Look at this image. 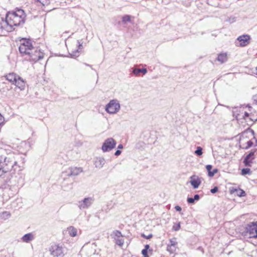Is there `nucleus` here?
Masks as SVG:
<instances>
[{"instance_id": "obj_1", "label": "nucleus", "mask_w": 257, "mask_h": 257, "mask_svg": "<svg viewBox=\"0 0 257 257\" xmlns=\"http://www.w3.org/2000/svg\"><path fill=\"white\" fill-rule=\"evenodd\" d=\"M24 163L22 157L15 153L0 155V176L6 172L14 171L20 168V163Z\"/></svg>"}, {"instance_id": "obj_2", "label": "nucleus", "mask_w": 257, "mask_h": 257, "mask_svg": "<svg viewBox=\"0 0 257 257\" xmlns=\"http://www.w3.org/2000/svg\"><path fill=\"white\" fill-rule=\"evenodd\" d=\"M11 32L15 30V27L20 26L25 22V15L23 10L19 9L16 12H9L6 16Z\"/></svg>"}, {"instance_id": "obj_3", "label": "nucleus", "mask_w": 257, "mask_h": 257, "mask_svg": "<svg viewBox=\"0 0 257 257\" xmlns=\"http://www.w3.org/2000/svg\"><path fill=\"white\" fill-rule=\"evenodd\" d=\"M7 80L18 87L21 90H23L25 88L26 82L25 80L15 73L12 72L5 76Z\"/></svg>"}, {"instance_id": "obj_4", "label": "nucleus", "mask_w": 257, "mask_h": 257, "mask_svg": "<svg viewBox=\"0 0 257 257\" xmlns=\"http://www.w3.org/2000/svg\"><path fill=\"white\" fill-rule=\"evenodd\" d=\"M33 48L34 47L30 40L22 39L20 40L19 49L22 56L27 58L30 52L33 51Z\"/></svg>"}, {"instance_id": "obj_5", "label": "nucleus", "mask_w": 257, "mask_h": 257, "mask_svg": "<svg viewBox=\"0 0 257 257\" xmlns=\"http://www.w3.org/2000/svg\"><path fill=\"white\" fill-rule=\"evenodd\" d=\"M44 54L38 48L34 47L33 51L30 52L29 55L26 59L29 61L36 62L43 58Z\"/></svg>"}, {"instance_id": "obj_6", "label": "nucleus", "mask_w": 257, "mask_h": 257, "mask_svg": "<svg viewBox=\"0 0 257 257\" xmlns=\"http://www.w3.org/2000/svg\"><path fill=\"white\" fill-rule=\"evenodd\" d=\"M120 106L117 99H112L105 106V111L109 114H115L119 111Z\"/></svg>"}, {"instance_id": "obj_7", "label": "nucleus", "mask_w": 257, "mask_h": 257, "mask_svg": "<svg viewBox=\"0 0 257 257\" xmlns=\"http://www.w3.org/2000/svg\"><path fill=\"white\" fill-rule=\"evenodd\" d=\"M50 254L54 257H63L64 255V248L59 244L54 243L49 248Z\"/></svg>"}, {"instance_id": "obj_8", "label": "nucleus", "mask_w": 257, "mask_h": 257, "mask_svg": "<svg viewBox=\"0 0 257 257\" xmlns=\"http://www.w3.org/2000/svg\"><path fill=\"white\" fill-rule=\"evenodd\" d=\"M116 144V142L113 138H108L103 142L101 149L103 152H108L114 149Z\"/></svg>"}, {"instance_id": "obj_9", "label": "nucleus", "mask_w": 257, "mask_h": 257, "mask_svg": "<svg viewBox=\"0 0 257 257\" xmlns=\"http://www.w3.org/2000/svg\"><path fill=\"white\" fill-rule=\"evenodd\" d=\"M93 202L94 199L93 197H86L79 201L77 203V206L81 210L86 209L91 206Z\"/></svg>"}, {"instance_id": "obj_10", "label": "nucleus", "mask_w": 257, "mask_h": 257, "mask_svg": "<svg viewBox=\"0 0 257 257\" xmlns=\"http://www.w3.org/2000/svg\"><path fill=\"white\" fill-rule=\"evenodd\" d=\"M246 232L248 233L250 237H257V221L251 222L247 224L245 227Z\"/></svg>"}, {"instance_id": "obj_11", "label": "nucleus", "mask_w": 257, "mask_h": 257, "mask_svg": "<svg viewBox=\"0 0 257 257\" xmlns=\"http://www.w3.org/2000/svg\"><path fill=\"white\" fill-rule=\"evenodd\" d=\"M250 36L248 35H243L239 36L235 41V45L237 46L245 47L249 44Z\"/></svg>"}, {"instance_id": "obj_12", "label": "nucleus", "mask_w": 257, "mask_h": 257, "mask_svg": "<svg viewBox=\"0 0 257 257\" xmlns=\"http://www.w3.org/2000/svg\"><path fill=\"white\" fill-rule=\"evenodd\" d=\"M10 27L9 26L6 17L4 18L0 16V35L5 32H10Z\"/></svg>"}, {"instance_id": "obj_13", "label": "nucleus", "mask_w": 257, "mask_h": 257, "mask_svg": "<svg viewBox=\"0 0 257 257\" xmlns=\"http://www.w3.org/2000/svg\"><path fill=\"white\" fill-rule=\"evenodd\" d=\"M82 170L81 168L70 167L65 172L66 175L70 177L72 176H77L79 175Z\"/></svg>"}, {"instance_id": "obj_14", "label": "nucleus", "mask_w": 257, "mask_h": 257, "mask_svg": "<svg viewBox=\"0 0 257 257\" xmlns=\"http://www.w3.org/2000/svg\"><path fill=\"white\" fill-rule=\"evenodd\" d=\"M105 163V160L103 157H98L94 158L93 160V164L95 166V167L97 169L102 168L104 165Z\"/></svg>"}, {"instance_id": "obj_15", "label": "nucleus", "mask_w": 257, "mask_h": 257, "mask_svg": "<svg viewBox=\"0 0 257 257\" xmlns=\"http://www.w3.org/2000/svg\"><path fill=\"white\" fill-rule=\"evenodd\" d=\"M190 183L194 189L198 188L201 183V178L196 175H192L190 178Z\"/></svg>"}, {"instance_id": "obj_16", "label": "nucleus", "mask_w": 257, "mask_h": 257, "mask_svg": "<svg viewBox=\"0 0 257 257\" xmlns=\"http://www.w3.org/2000/svg\"><path fill=\"white\" fill-rule=\"evenodd\" d=\"M254 152H250L246 156L243 160V163L245 166H250L252 160L254 159Z\"/></svg>"}, {"instance_id": "obj_17", "label": "nucleus", "mask_w": 257, "mask_h": 257, "mask_svg": "<svg viewBox=\"0 0 257 257\" xmlns=\"http://www.w3.org/2000/svg\"><path fill=\"white\" fill-rule=\"evenodd\" d=\"M78 43V49L74 52H72V53L70 54L72 57H78L79 55V49H81L82 47V40H77Z\"/></svg>"}, {"instance_id": "obj_18", "label": "nucleus", "mask_w": 257, "mask_h": 257, "mask_svg": "<svg viewBox=\"0 0 257 257\" xmlns=\"http://www.w3.org/2000/svg\"><path fill=\"white\" fill-rule=\"evenodd\" d=\"M69 235L71 237H75L77 234V229L73 226H69L67 228Z\"/></svg>"}, {"instance_id": "obj_19", "label": "nucleus", "mask_w": 257, "mask_h": 257, "mask_svg": "<svg viewBox=\"0 0 257 257\" xmlns=\"http://www.w3.org/2000/svg\"><path fill=\"white\" fill-rule=\"evenodd\" d=\"M132 72L136 75H138L140 73H142L144 75L147 73V70L146 68L139 69L137 68H133Z\"/></svg>"}, {"instance_id": "obj_20", "label": "nucleus", "mask_w": 257, "mask_h": 257, "mask_svg": "<svg viewBox=\"0 0 257 257\" xmlns=\"http://www.w3.org/2000/svg\"><path fill=\"white\" fill-rule=\"evenodd\" d=\"M34 239V235L31 233L25 234L22 237V240L25 242H29Z\"/></svg>"}, {"instance_id": "obj_21", "label": "nucleus", "mask_w": 257, "mask_h": 257, "mask_svg": "<svg viewBox=\"0 0 257 257\" xmlns=\"http://www.w3.org/2000/svg\"><path fill=\"white\" fill-rule=\"evenodd\" d=\"M121 23L124 25H127L128 23L131 21V16L128 15H125L122 17Z\"/></svg>"}, {"instance_id": "obj_22", "label": "nucleus", "mask_w": 257, "mask_h": 257, "mask_svg": "<svg viewBox=\"0 0 257 257\" xmlns=\"http://www.w3.org/2000/svg\"><path fill=\"white\" fill-rule=\"evenodd\" d=\"M217 59L221 63H224L227 60V55L225 53H221L218 55Z\"/></svg>"}, {"instance_id": "obj_23", "label": "nucleus", "mask_w": 257, "mask_h": 257, "mask_svg": "<svg viewBox=\"0 0 257 257\" xmlns=\"http://www.w3.org/2000/svg\"><path fill=\"white\" fill-rule=\"evenodd\" d=\"M176 249H177L176 245H172V244H168L167 245V250L170 253H174L176 250Z\"/></svg>"}, {"instance_id": "obj_24", "label": "nucleus", "mask_w": 257, "mask_h": 257, "mask_svg": "<svg viewBox=\"0 0 257 257\" xmlns=\"http://www.w3.org/2000/svg\"><path fill=\"white\" fill-rule=\"evenodd\" d=\"M11 216V213L8 211H4L0 213V218L4 220L9 218Z\"/></svg>"}, {"instance_id": "obj_25", "label": "nucleus", "mask_w": 257, "mask_h": 257, "mask_svg": "<svg viewBox=\"0 0 257 257\" xmlns=\"http://www.w3.org/2000/svg\"><path fill=\"white\" fill-rule=\"evenodd\" d=\"M250 173H251L250 169L249 168H243L241 170V174L242 175H245L247 174H250Z\"/></svg>"}, {"instance_id": "obj_26", "label": "nucleus", "mask_w": 257, "mask_h": 257, "mask_svg": "<svg viewBox=\"0 0 257 257\" xmlns=\"http://www.w3.org/2000/svg\"><path fill=\"white\" fill-rule=\"evenodd\" d=\"M115 240L116 244L120 246H122L124 243L123 239L120 237V238H115Z\"/></svg>"}, {"instance_id": "obj_27", "label": "nucleus", "mask_w": 257, "mask_h": 257, "mask_svg": "<svg viewBox=\"0 0 257 257\" xmlns=\"http://www.w3.org/2000/svg\"><path fill=\"white\" fill-rule=\"evenodd\" d=\"M37 2H39L43 5V6H48L50 3V0H37Z\"/></svg>"}, {"instance_id": "obj_28", "label": "nucleus", "mask_w": 257, "mask_h": 257, "mask_svg": "<svg viewBox=\"0 0 257 257\" xmlns=\"http://www.w3.org/2000/svg\"><path fill=\"white\" fill-rule=\"evenodd\" d=\"M202 149L200 147H197L196 150L195 151V154L197 156H201L202 154Z\"/></svg>"}, {"instance_id": "obj_29", "label": "nucleus", "mask_w": 257, "mask_h": 257, "mask_svg": "<svg viewBox=\"0 0 257 257\" xmlns=\"http://www.w3.org/2000/svg\"><path fill=\"white\" fill-rule=\"evenodd\" d=\"M253 145V143L251 141H248L246 143V146L242 147V149H247Z\"/></svg>"}, {"instance_id": "obj_30", "label": "nucleus", "mask_w": 257, "mask_h": 257, "mask_svg": "<svg viewBox=\"0 0 257 257\" xmlns=\"http://www.w3.org/2000/svg\"><path fill=\"white\" fill-rule=\"evenodd\" d=\"M236 18L234 17H230L228 18L225 21L229 22V23H232L235 22Z\"/></svg>"}, {"instance_id": "obj_31", "label": "nucleus", "mask_w": 257, "mask_h": 257, "mask_svg": "<svg viewBox=\"0 0 257 257\" xmlns=\"http://www.w3.org/2000/svg\"><path fill=\"white\" fill-rule=\"evenodd\" d=\"M180 228V223L179 222L178 223L175 224L173 226V229L175 231H178Z\"/></svg>"}, {"instance_id": "obj_32", "label": "nucleus", "mask_w": 257, "mask_h": 257, "mask_svg": "<svg viewBox=\"0 0 257 257\" xmlns=\"http://www.w3.org/2000/svg\"><path fill=\"white\" fill-rule=\"evenodd\" d=\"M169 242H170V244H172V245H177L178 243L176 241V238H171L169 240Z\"/></svg>"}, {"instance_id": "obj_33", "label": "nucleus", "mask_w": 257, "mask_h": 257, "mask_svg": "<svg viewBox=\"0 0 257 257\" xmlns=\"http://www.w3.org/2000/svg\"><path fill=\"white\" fill-rule=\"evenodd\" d=\"M206 170H207V171L208 172V176H209V173H211L212 172L211 170L212 169V166L211 165H207L206 166Z\"/></svg>"}, {"instance_id": "obj_34", "label": "nucleus", "mask_w": 257, "mask_h": 257, "mask_svg": "<svg viewBox=\"0 0 257 257\" xmlns=\"http://www.w3.org/2000/svg\"><path fill=\"white\" fill-rule=\"evenodd\" d=\"M114 234H115V236L117 237V238H120V237L122 236V234H121V233L120 231H118V230H116L114 231Z\"/></svg>"}, {"instance_id": "obj_35", "label": "nucleus", "mask_w": 257, "mask_h": 257, "mask_svg": "<svg viewBox=\"0 0 257 257\" xmlns=\"http://www.w3.org/2000/svg\"><path fill=\"white\" fill-rule=\"evenodd\" d=\"M187 202L189 204H194V202H195V201L194 200V198H192V197H188L187 198Z\"/></svg>"}, {"instance_id": "obj_36", "label": "nucleus", "mask_w": 257, "mask_h": 257, "mask_svg": "<svg viewBox=\"0 0 257 257\" xmlns=\"http://www.w3.org/2000/svg\"><path fill=\"white\" fill-rule=\"evenodd\" d=\"M218 171L217 169H214L211 173H209V177H213Z\"/></svg>"}, {"instance_id": "obj_37", "label": "nucleus", "mask_w": 257, "mask_h": 257, "mask_svg": "<svg viewBox=\"0 0 257 257\" xmlns=\"http://www.w3.org/2000/svg\"><path fill=\"white\" fill-rule=\"evenodd\" d=\"M218 187L215 186L211 189L210 192L214 194V193H216L218 191Z\"/></svg>"}, {"instance_id": "obj_38", "label": "nucleus", "mask_w": 257, "mask_h": 257, "mask_svg": "<svg viewBox=\"0 0 257 257\" xmlns=\"http://www.w3.org/2000/svg\"><path fill=\"white\" fill-rule=\"evenodd\" d=\"M142 236L144 237V238H146V239H150L152 237L153 235L152 234H150L148 235H146L144 234H142Z\"/></svg>"}, {"instance_id": "obj_39", "label": "nucleus", "mask_w": 257, "mask_h": 257, "mask_svg": "<svg viewBox=\"0 0 257 257\" xmlns=\"http://www.w3.org/2000/svg\"><path fill=\"white\" fill-rule=\"evenodd\" d=\"M5 121L4 117L0 113V125L4 123Z\"/></svg>"}, {"instance_id": "obj_40", "label": "nucleus", "mask_w": 257, "mask_h": 257, "mask_svg": "<svg viewBox=\"0 0 257 257\" xmlns=\"http://www.w3.org/2000/svg\"><path fill=\"white\" fill-rule=\"evenodd\" d=\"M242 117L244 119H245L246 118L249 117V113L245 111L243 115H242Z\"/></svg>"}, {"instance_id": "obj_41", "label": "nucleus", "mask_w": 257, "mask_h": 257, "mask_svg": "<svg viewBox=\"0 0 257 257\" xmlns=\"http://www.w3.org/2000/svg\"><path fill=\"white\" fill-rule=\"evenodd\" d=\"M194 201H198L200 199V196L198 194H195L193 197Z\"/></svg>"}, {"instance_id": "obj_42", "label": "nucleus", "mask_w": 257, "mask_h": 257, "mask_svg": "<svg viewBox=\"0 0 257 257\" xmlns=\"http://www.w3.org/2000/svg\"><path fill=\"white\" fill-rule=\"evenodd\" d=\"M121 151L119 150H117L115 152L114 155L116 156H118L120 155L121 154Z\"/></svg>"}, {"instance_id": "obj_43", "label": "nucleus", "mask_w": 257, "mask_h": 257, "mask_svg": "<svg viewBox=\"0 0 257 257\" xmlns=\"http://www.w3.org/2000/svg\"><path fill=\"white\" fill-rule=\"evenodd\" d=\"M175 208L176 210L177 211H181L182 210L181 207L178 205L176 206Z\"/></svg>"}, {"instance_id": "obj_44", "label": "nucleus", "mask_w": 257, "mask_h": 257, "mask_svg": "<svg viewBox=\"0 0 257 257\" xmlns=\"http://www.w3.org/2000/svg\"><path fill=\"white\" fill-rule=\"evenodd\" d=\"M142 253L143 255L148 254V250H146V249H143L142 251Z\"/></svg>"}, {"instance_id": "obj_45", "label": "nucleus", "mask_w": 257, "mask_h": 257, "mask_svg": "<svg viewBox=\"0 0 257 257\" xmlns=\"http://www.w3.org/2000/svg\"><path fill=\"white\" fill-rule=\"evenodd\" d=\"M240 191H241L240 194L239 195H238L239 196H244L245 194V192L242 190H240Z\"/></svg>"}, {"instance_id": "obj_46", "label": "nucleus", "mask_w": 257, "mask_h": 257, "mask_svg": "<svg viewBox=\"0 0 257 257\" xmlns=\"http://www.w3.org/2000/svg\"><path fill=\"white\" fill-rule=\"evenodd\" d=\"M3 205V198L0 196V208Z\"/></svg>"}, {"instance_id": "obj_47", "label": "nucleus", "mask_w": 257, "mask_h": 257, "mask_svg": "<svg viewBox=\"0 0 257 257\" xmlns=\"http://www.w3.org/2000/svg\"><path fill=\"white\" fill-rule=\"evenodd\" d=\"M123 145L122 144H119L118 147H117V149H121L123 148Z\"/></svg>"}, {"instance_id": "obj_48", "label": "nucleus", "mask_w": 257, "mask_h": 257, "mask_svg": "<svg viewBox=\"0 0 257 257\" xmlns=\"http://www.w3.org/2000/svg\"><path fill=\"white\" fill-rule=\"evenodd\" d=\"M150 247V246L149 244H146L145 246V248L144 249H146V250H148L149 248Z\"/></svg>"}, {"instance_id": "obj_49", "label": "nucleus", "mask_w": 257, "mask_h": 257, "mask_svg": "<svg viewBox=\"0 0 257 257\" xmlns=\"http://www.w3.org/2000/svg\"><path fill=\"white\" fill-rule=\"evenodd\" d=\"M84 64L85 65L87 66H88V67H91V68L93 69V68H92L91 65H89V64H87V63H84Z\"/></svg>"}, {"instance_id": "obj_50", "label": "nucleus", "mask_w": 257, "mask_h": 257, "mask_svg": "<svg viewBox=\"0 0 257 257\" xmlns=\"http://www.w3.org/2000/svg\"><path fill=\"white\" fill-rule=\"evenodd\" d=\"M249 119H250V120H251V121H255L257 120V118H256V119H253V118H250V117L249 118Z\"/></svg>"}, {"instance_id": "obj_51", "label": "nucleus", "mask_w": 257, "mask_h": 257, "mask_svg": "<svg viewBox=\"0 0 257 257\" xmlns=\"http://www.w3.org/2000/svg\"><path fill=\"white\" fill-rule=\"evenodd\" d=\"M144 255V257H149L148 254H145V255Z\"/></svg>"}, {"instance_id": "obj_52", "label": "nucleus", "mask_w": 257, "mask_h": 257, "mask_svg": "<svg viewBox=\"0 0 257 257\" xmlns=\"http://www.w3.org/2000/svg\"><path fill=\"white\" fill-rule=\"evenodd\" d=\"M251 132H252V134H253V133H254V132H253V131H252V130H251Z\"/></svg>"}, {"instance_id": "obj_53", "label": "nucleus", "mask_w": 257, "mask_h": 257, "mask_svg": "<svg viewBox=\"0 0 257 257\" xmlns=\"http://www.w3.org/2000/svg\"><path fill=\"white\" fill-rule=\"evenodd\" d=\"M238 115H239V114H237L236 115V117H237Z\"/></svg>"}, {"instance_id": "obj_54", "label": "nucleus", "mask_w": 257, "mask_h": 257, "mask_svg": "<svg viewBox=\"0 0 257 257\" xmlns=\"http://www.w3.org/2000/svg\"><path fill=\"white\" fill-rule=\"evenodd\" d=\"M256 74H257V67L256 68Z\"/></svg>"}]
</instances>
